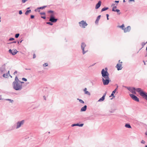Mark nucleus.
Returning a JSON list of instances; mask_svg holds the SVG:
<instances>
[{"label":"nucleus","mask_w":147,"mask_h":147,"mask_svg":"<svg viewBox=\"0 0 147 147\" xmlns=\"http://www.w3.org/2000/svg\"><path fill=\"white\" fill-rule=\"evenodd\" d=\"M115 2L118 3L119 2V1H115Z\"/></svg>","instance_id":"nucleus-53"},{"label":"nucleus","mask_w":147,"mask_h":147,"mask_svg":"<svg viewBox=\"0 0 147 147\" xmlns=\"http://www.w3.org/2000/svg\"><path fill=\"white\" fill-rule=\"evenodd\" d=\"M49 13H51V14L52 13H53V11H48V12Z\"/></svg>","instance_id":"nucleus-36"},{"label":"nucleus","mask_w":147,"mask_h":147,"mask_svg":"<svg viewBox=\"0 0 147 147\" xmlns=\"http://www.w3.org/2000/svg\"><path fill=\"white\" fill-rule=\"evenodd\" d=\"M111 96H113L114 97H115V96H114V94H113V93H112L111 96H110V97H111Z\"/></svg>","instance_id":"nucleus-47"},{"label":"nucleus","mask_w":147,"mask_h":147,"mask_svg":"<svg viewBox=\"0 0 147 147\" xmlns=\"http://www.w3.org/2000/svg\"><path fill=\"white\" fill-rule=\"evenodd\" d=\"M77 99L80 102L82 103L83 104L84 103V101H83L82 100L78 98Z\"/></svg>","instance_id":"nucleus-27"},{"label":"nucleus","mask_w":147,"mask_h":147,"mask_svg":"<svg viewBox=\"0 0 147 147\" xmlns=\"http://www.w3.org/2000/svg\"><path fill=\"white\" fill-rule=\"evenodd\" d=\"M1 22V20H0V22Z\"/></svg>","instance_id":"nucleus-59"},{"label":"nucleus","mask_w":147,"mask_h":147,"mask_svg":"<svg viewBox=\"0 0 147 147\" xmlns=\"http://www.w3.org/2000/svg\"><path fill=\"white\" fill-rule=\"evenodd\" d=\"M102 82L104 85H108L109 82V78L108 77L107 78H103Z\"/></svg>","instance_id":"nucleus-5"},{"label":"nucleus","mask_w":147,"mask_h":147,"mask_svg":"<svg viewBox=\"0 0 147 147\" xmlns=\"http://www.w3.org/2000/svg\"><path fill=\"white\" fill-rule=\"evenodd\" d=\"M30 17L31 19H33L34 18V16L33 15H31Z\"/></svg>","instance_id":"nucleus-40"},{"label":"nucleus","mask_w":147,"mask_h":147,"mask_svg":"<svg viewBox=\"0 0 147 147\" xmlns=\"http://www.w3.org/2000/svg\"><path fill=\"white\" fill-rule=\"evenodd\" d=\"M22 2L23 3H24L26 1V0H22Z\"/></svg>","instance_id":"nucleus-48"},{"label":"nucleus","mask_w":147,"mask_h":147,"mask_svg":"<svg viewBox=\"0 0 147 147\" xmlns=\"http://www.w3.org/2000/svg\"><path fill=\"white\" fill-rule=\"evenodd\" d=\"M141 143L142 144H144L145 143V142L144 140H142L141 142Z\"/></svg>","instance_id":"nucleus-42"},{"label":"nucleus","mask_w":147,"mask_h":147,"mask_svg":"<svg viewBox=\"0 0 147 147\" xmlns=\"http://www.w3.org/2000/svg\"><path fill=\"white\" fill-rule=\"evenodd\" d=\"M84 91L85 92V94H86L90 95V93L89 92L87 91V88H85L84 90Z\"/></svg>","instance_id":"nucleus-17"},{"label":"nucleus","mask_w":147,"mask_h":147,"mask_svg":"<svg viewBox=\"0 0 147 147\" xmlns=\"http://www.w3.org/2000/svg\"><path fill=\"white\" fill-rule=\"evenodd\" d=\"M128 90L132 93L134 94H136L135 92L136 89L134 88H128Z\"/></svg>","instance_id":"nucleus-12"},{"label":"nucleus","mask_w":147,"mask_h":147,"mask_svg":"<svg viewBox=\"0 0 147 147\" xmlns=\"http://www.w3.org/2000/svg\"><path fill=\"white\" fill-rule=\"evenodd\" d=\"M31 12V10L30 9L29 10H28L26 11L25 14L26 15H28L29 13H30Z\"/></svg>","instance_id":"nucleus-20"},{"label":"nucleus","mask_w":147,"mask_h":147,"mask_svg":"<svg viewBox=\"0 0 147 147\" xmlns=\"http://www.w3.org/2000/svg\"><path fill=\"white\" fill-rule=\"evenodd\" d=\"M16 41H14L13 42V43H16Z\"/></svg>","instance_id":"nucleus-54"},{"label":"nucleus","mask_w":147,"mask_h":147,"mask_svg":"<svg viewBox=\"0 0 147 147\" xmlns=\"http://www.w3.org/2000/svg\"><path fill=\"white\" fill-rule=\"evenodd\" d=\"M108 9V7H104L102 9L101 11H105L107 10Z\"/></svg>","instance_id":"nucleus-23"},{"label":"nucleus","mask_w":147,"mask_h":147,"mask_svg":"<svg viewBox=\"0 0 147 147\" xmlns=\"http://www.w3.org/2000/svg\"><path fill=\"white\" fill-rule=\"evenodd\" d=\"M123 2H125V0H123Z\"/></svg>","instance_id":"nucleus-55"},{"label":"nucleus","mask_w":147,"mask_h":147,"mask_svg":"<svg viewBox=\"0 0 147 147\" xmlns=\"http://www.w3.org/2000/svg\"><path fill=\"white\" fill-rule=\"evenodd\" d=\"M116 6H115V7H114L113 8V9H112V11H115V10L116 9H116Z\"/></svg>","instance_id":"nucleus-26"},{"label":"nucleus","mask_w":147,"mask_h":147,"mask_svg":"<svg viewBox=\"0 0 147 147\" xmlns=\"http://www.w3.org/2000/svg\"><path fill=\"white\" fill-rule=\"evenodd\" d=\"M81 48L83 51V54H84L87 51H84V49L85 47H86V45L84 43H82L81 44Z\"/></svg>","instance_id":"nucleus-10"},{"label":"nucleus","mask_w":147,"mask_h":147,"mask_svg":"<svg viewBox=\"0 0 147 147\" xmlns=\"http://www.w3.org/2000/svg\"><path fill=\"white\" fill-rule=\"evenodd\" d=\"M136 90L138 92L140 93V96L147 100V93H145L142 91L140 88H137L136 89Z\"/></svg>","instance_id":"nucleus-2"},{"label":"nucleus","mask_w":147,"mask_h":147,"mask_svg":"<svg viewBox=\"0 0 147 147\" xmlns=\"http://www.w3.org/2000/svg\"><path fill=\"white\" fill-rule=\"evenodd\" d=\"M6 100L9 101L11 102H12L13 101V100H11V99H7Z\"/></svg>","instance_id":"nucleus-32"},{"label":"nucleus","mask_w":147,"mask_h":147,"mask_svg":"<svg viewBox=\"0 0 147 147\" xmlns=\"http://www.w3.org/2000/svg\"><path fill=\"white\" fill-rule=\"evenodd\" d=\"M120 11V10L118 9H116L115 11H116L117 12H118Z\"/></svg>","instance_id":"nucleus-44"},{"label":"nucleus","mask_w":147,"mask_h":147,"mask_svg":"<svg viewBox=\"0 0 147 147\" xmlns=\"http://www.w3.org/2000/svg\"><path fill=\"white\" fill-rule=\"evenodd\" d=\"M40 14L41 15H44L45 16V13L44 12H41L40 13Z\"/></svg>","instance_id":"nucleus-37"},{"label":"nucleus","mask_w":147,"mask_h":147,"mask_svg":"<svg viewBox=\"0 0 147 147\" xmlns=\"http://www.w3.org/2000/svg\"><path fill=\"white\" fill-rule=\"evenodd\" d=\"M124 24H123L121 26H119V27L121 28H122V29L123 30L124 29L123 28L124 27Z\"/></svg>","instance_id":"nucleus-24"},{"label":"nucleus","mask_w":147,"mask_h":147,"mask_svg":"<svg viewBox=\"0 0 147 147\" xmlns=\"http://www.w3.org/2000/svg\"><path fill=\"white\" fill-rule=\"evenodd\" d=\"M83 124H80V125H79H79H78V126H80V127H82L83 126Z\"/></svg>","instance_id":"nucleus-43"},{"label":"nucleus","mask_w":147,"mask_h":147,"mask_svg":"<svg viewBox=\"0 0 147 147\" xmlns=\"http://www.w3.org/2000/svg\"><path fill=\"white\" fill-rule=\"evenodd\" d=\"M100 16L99 15L98 16V17H97V18L95 21V23L96 24H98V21L100 19Z\"/></svg>","instance_id":"nucleus-19"},{"label":"nucleus","mask_w":147,"mask_h":147,"mask_svg":"<svg viewBox=\"0 0 147 147\" xmlns=\"http://www.w3.org/2000/svg\"><path fill=\"white\" fill-rule=\"evenodd\" d=\"M125 127H126L128 128H131V126L129 124H126L125 125Z\"/></svg>","instance_id":"nucleus-21"},{"label":"nucleus","mask_w":147,"mask_h":147,"mask_svg":"<svg viewBox=\"0 0 147 147\" xmlns=\"http://www.w3.org/2000/svg\"><path fill=\"white\" fill-rule=\"evenodd\" d=\"M17 71H15V72H14V74H17Z\"/></svg>","instance_id":"nucleus-51"},{"label":"nucleus","mask_w":147,"mask_h":147,"mask_svg":"<svg viewBox=\"0 0 147 147\" xmlns=\"http://www.w3.org/2000/svg\"><path fill=\"white\" fill-rule=\"evenodd\" d=\"M45 7H46V6H44L43 7H41L38 8V9H43L44 8H45Z\"/></svg>","instance_id":"nucleus-29"},{"label":"nucleus","mask_w":147,"mask_h":147,"mask_svg":"<svg viewBox=\"0 0 147 147\" xmlns=\"http://www.w3.org/2000/svg\"><path fill=\"white\" fill-rule=\"evenodd\" d=\"M19 34H17L15 35V37L16 38H18L19 36Z\"/></svg>","instance_id":"nucleus-28"},{"label":"nucleus","mask_w":147,"mask_h":147,"mask_svg":"<svg viewBox=\"0 0 147 147\" xmlns=\"http://www.w3.org/2000/svg\"><path fill=\"white\" fill-rule=\"evenodd\" d=\"M36 57V55L35 54H33V59H34Z\"/></svg>","instance_id":"nucleus-35"},{"label":"nucleus","mask_w":147,"mask_h":147,"mask_svg":"<svg viewBox=\"0 0 147 147\" xmlns=\"http://www.w3.org/2000/svg\"><path fill=\"white\" fill-rule=\"evenodd\" d=\"M106 16H107V19L108 20H109V18H108V17H109V15H108V14H107L106 15Z\"/></svg>","instance_id":"nucleus-46"},{"label":"nucleus","mask_w":147,"mask_h":147,"mask_svg":"<svg viewBox=\"0 0 147 147\" xmlns=\"http://www.w3.org/2000/svg\"><path fill=\"white\" fill-rule=\"evenodd\" d=\"M143 62L144 63V65H146L145 62L144 61H143Z\"/></svg>","instance_id":"nucleus-52"},{"label":"nucleus","mask_w":147,"mask_h":147,"mask_svg":"<svg viewBox=\"0 0 147 147\" xmlns=\"http://www.w3.org/2000/svg\"><path fill=\"white\" fill-rule=\"evenodd\" d=\"M118 87V86L117 85V88L113 91L112 93L114 94H115L116 92V90H117Z\"/></svg>","instance_id":"nucleus-25"},{"label":"nucleus","mask_w":147,"mask_h":147,"mask_svg":"<svg viewBox=\"0 0 147 147\" xmlns=\"http://www.w3.org/2000/svg\"><path fill=\"white\" fill-rule=\"evenodd\" d=\"M22 82L21 83L18 82H14L13 83V88L16 90H20L22 88V83H24Z\"/></svg>","instance_id":"nucleus-1"},{"label":"nucleus","mask_w":147,"mask_h":147,"mask_svg":"<svg viewBox=\"0 0 147 147\" xmlns=\"http://www.w3.org/2000/svg\"><path fill=\"white\" fill-rule=\"evenodd\" d=\"M24 123V120H22L20 122H19L17 123V128L20 127L22 125H23Z\"/></svg>","instance_id":"nucleus-11"},{"label":"nucleus","mask_w":147,"mask_h":147,"mask_svg":"<svg viewBox=\"0 0 147 147\" xmlns=\"http://www.w3.org/2000/svg\"><path fill=\"white\" fill-rule=\"evenodd\" d=\"M48 64L47 63H45L43 64V66H45V67L47 66H48Z\"/></svg>","instance_id":"nucleus-33"},{"label":"nucleus","mask_w":147,"mask_h":147,"mask_svg":"<svg viewBox=\"0 0 147 147\" xmlns=\"http://www.w3.org/2000/svg\"><path fill=\"white\" fill-rule=\"evenodd\" d=\"M146 56H147V47H146Z\"/></svg>","instance_id":"nucleus-49"},{"label":"nucleus","mask_w":147,"mask_h":147,"mask_svg":"<svg viewBox=\"0 0 147 147\" xmlns=\"http://www.w3.org/2000/svg\"><path fill=\"white\" fill-rule=\"evenodd\" d=\"M14 38H11L9 39V40H14Z\"/></svg>","instance_id":"nucleus-38"},{"label":"nucleus","mask_w":147,"mask_h":147,"mask_svg":"<svg viewBox=\"0 0 147 147\" xmlns=\"http://www.w3.org/2000/svg\"><path fill=\"white\" fill-rule=\"evenodd\" d=\"M101 4V2L100 1H98V3L96 5V9H97L100 6Z\"/></svg>","instance_id":"nucleus-14"},{"label":"nucleus","mask_w":147,"mask_h":147,"mask_svg":"<svg viewBox=\"0 0 147 147\" xmlns=\"http://www.w3.org/2000/svg\"><path fill=\"white\" fill-rule=\"evenodd\" d=\"M145 147H147V145H146Z\"/></svg>","instance_id":"nucleus-56"},{"label":"nucleus","mask_w":147,"mask_h":147,"mask_svg":"<svg viewBox=\"0 0 147 147\" xmlns=\"http://www.w3.org/2000/svg\"><path fill=\"white\" fill-rule=\"evenodd\" d=\"M19 13L20 14H21L22 13V11L20 10L19 11Z\"/></svg>","instance_id":"nucleus-39"},{"label":"nucleus","mask_w":147,"mask_h":147,"mask_svg":"<svg viewBox=\"0 0 147 147\" xmlns=\"http://www.w3.org/2000/svg\"><path fill=\"white\" fill-rule=\"evenodd\" d=\"M107 68H105V69H103L102 70L101 74L103 78H108V77H109V74L107 71Z\"/></svg>","instance_id":"nucleus-3"},{"label":"nucleus","mask_w":147,"mask_h":147,"mask_svg":"<svg viewBox=\"0 0 147 147\" xmlns=\"http://www.w3.org/2000/svg\"><path fill=\"white\" fill-rule=\"evenodd\" d=\"M22 80H23V81H26L27 80V79L25 78H22Z\"/></svg>","instance_id":"nucleus-31"},{"label":"nucleus","mask_w":147,"mask_h":147,"mask_svg":"<svg viewBox=\"0 0 147 147\" xmlns=\"http://www.w3.org/2000/svg\"><path fill=\"white\" fill-rule=\"evenodd\" d=\"M105 95L106 94H104V95H103V96H102V97L101 98L98 100V101H99V102H101V101H103L104 99H105Z\"/></svg>","instance_id":"nucleus-15"},{"label":"nucleus","mask_w":147,"mask_h":147,"mask_svg":"<svg viewBox=\"0 0 147 147\" xmlns=\"http://www.w3.org/2000/svg\"><path fill=\"white\" fill-rule=\"evenodd\" d=\"M131 30V27L130 26H128L127 28H125L124 29V31L125 32H129Z\"/></svg>","instance_id":"nucleus-13"},{"label":"nucleus","mask_w":147,"mask_h":147,"mask_svg":"<svg viewBox=\"0 0 147 147\" xmlns=\"http://www.w3.org/2000/svg\"><path fill=\"white\" fill-rule=\"evenodd\" d=\"M54 13L51 14L50 16V19L49 21L52 22H55L57 21V19H55L54 18Z\"/></svg>","instance_id":"nucleus-4"},{"label":"nucleus","mask_w":147,"mask_h":147,"mask_svg":"<svg viewBox=\"0 0 147 147\" xmlns=\"http://www.w3.org/2000/svg\"><path fill=\"white\" fill-rule=\"evenodd\" d=\"M9 53H11L13 55H15L18 52L16 49H9Z\"/></svg>","instance_id":"nucleus-7"},{"label":"nucleus","mask_w":147,"mask_h":147,"mask_svg":"<svg viewBox=\"0 0 147 147\" xmlns=\"http://www.w3.org/2000/svg\"><path fill=\"white\" fill-rule=\"evenodd\" d=\"M129 95L130 97L132 98L133 100L137 102L139 101V98L136 96L132 94H130Z\"/></svg>","instance_id":"nucleus-8"},{"label":"nucleus","mask_w":147,"mask_h":147,"mask_svg":"<svg viewBox=\"0 0 147 147\" xmlns=\"http://www.w3.org/2000/svg\"><path fill=\"white\" fill-rule=\"evenodd\" d=\"M131 1L134 2V0H129V2H131Z\"/></svg>","instance_id":"nucleus-50"},{"label":"nucleus","mask_w":147,"mask_h":147,"mask_svg":"<svg viewBox=\"0 0 147 147\" xmlns=\"http://www.w3.org/2000/svg\"><path fill=\"white\" fill-rule=\"evenodd\" d=\"M9 75V71H8L7 73L3 74V76L4 78H7Z\"/></svg>","instance_id":"nucleus-18"},{"label":"nucleus","mask_w":147,"mask_h":147,"mask_svg":"<svg viewBox=\"0 0 147 147\" xmlns=\"http://www.w3.org/2000/svg\"><path fill=\"white\" fill-rule=\"evenodd\" d=\"M79 23L80 26L83 28H85V27L87 25V23L84 20L82 21L79 22Z\"/></svg>","instance_id":"nucleus-6"},{"label":"nucleus","mask_w":147,"mask_h":147,"mask_svg":"<svg viewBox=\"0 0 147 147\" xmlns=\"http://www.w3.org/2000/svg\"><path fill=\"white\" fill-rule=\"evenodd\" d=\"M41 18L44 19H46V17L45 16H41Z\"/></svg>","instance_id":"nucleus-41"},{"label":"nucleus","mask_w":147,"mask_h":147,"mask_svg":"<svg viewBox=\"0 0 147 147\" xmlns=\"http://www.w3.org/2000/svg\"><path fill=\"white\" fill-rule=\"evenodd\" d=\"M18 78L17 77V76H16L15 78V82H18Z\"/></svg>","instance_id":"nucleus-30"},{"label":"nucleus","mask_w":147,"mask_h":147,"mask_svg":"<svg viewBox=\"0 0 147 147\" xmlns=\"http://www.w3.org/2000/svg\"><path fill=\"white\" fill-rule=\"evenodd\" d=\"M120 60H119V64H117V65L116 67L117 68V70H121L122 69V68L121 64L120 63H122V62H120Z\"/></svg>","instance_id":"nucleus-9"},{"label":"nucleus","mask_w":147,"mask_h":147,"mask_svg":"<svg viewBox=\"0 0 147 147\" xmlns=\"http://www.w3.org/2000/svg\"><path fill=\"white\" fill-rule=\"evenodd\" d=\"M79 125V124H74V125H72V126H78Z\"/></svg>","instance_id":"nucleus-45"},{"label":"nucleus","mask_w":147,"mask_h":147,"mask_svg":"<svg viewBox=\"0 0 147 147\" xmlns=\"http://www.w3.org/2000/svg\"><path fill=\"white\" fill-rule=\"evenodd\" d=\"M87 108V106L86 105H85L84 107L82 108L81 109V111H85Z\"/></svg>","instance_id":"nucleus-16"},{"label":"nucleus","mask_w":147,"mask_h":147,"mask_svg":"<svg viewBox=\"0 0 147 147\" xmlns=\"http://www.w3.org/2000/svg\"><path fill=\"white\" fill-rule=\"evenodd\" d=\"M47 24H49L50 25H53V24L51 22H47Z\"/></svg>","instance_id":"nucleus-34"},{"label":"nucleus","mask_w":147,"mask_h":147,"mask_svg":"<svg viewBox=\"0 0 147 147\" xmlns=\"http://www.w3.org/2000/svg\"><path fill=\"white\" fill-rule=\"evenodd\" d=\"M19 42H18V43H19Z\"/></svg>","instance_id":"nucleus-58"},{"label":"nucleus","mask_w":147,"mask_h":147,"mask_svg":"<svg viewBox=\"0 0 147 147\" xmlns=\"http://www.w3.org/2000/svg\"><path fill=\"white\" fill-rule=\"evenodd\" d=\"M147 43V42H143L141 43V45L142 46V48Z\"/></svg>","instance_id":"nucleus-22"},{"label":"nucleus","mask_w":147,"mask_h":147,"mask_svg":"<svg viewBox=\"0 0 147 147\" xmlns=\"http://www.w3.org/2000/svg\"><path fill=\"white\" fill-rule=\"evenodd\" d=\"M29 8H28L27 9H29Z\"/></svg>","instance_id":"nucleus-57"}]
</instances>
